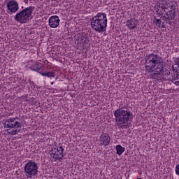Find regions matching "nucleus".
I'll use <instances>...</instances> for the list:
<instances>
[{
    "mask_svg": "<svg viewBox=\"0 0 179 179\" xmlns=\"http://www.w3.org/2000/svg\"><path fill=\"white\" fill-rule=\"evenodd\" d=\"M145 69L150 73L151 78H159L163 71L164 65L162 62V57L158 55L150 54L145 59Z\"/></svg>",
    "mask_w": 179,
    "mask_h": 179,
    "instance_id": "f257e3e1",
    "label": "nucleus"
},
{
    "mask_svg": "<svg viewBox=\"0 0 179 179\" xmlns=\"http://www.w3.org/2000/svg\"><path fill=\"white\" fill-rule=\"evenodd\" d=\"M115 121L119 128L128 129L134 120V114L129 108L126 106L119 108L113 112Z\"/></svg>",
    "mask_w": 179,
    "mask_h": 179,
    "instance_id": "f03ea898",
    "label": "nucleus"
},
{
    "mask_svg": "<svg viewBox=\"0 0 179 179\" xmlns=\"http://www.w3.org/2000/svg\"><path fill=\"white\" fill-rule=\"evenodd\" d=\"M169 0H159L155 6V9L159 16L164 17L167 20H174L177 16L176 6L171 5L169 8Z\"/></svg>",
    "mask_w": 179,
    "mask_h": 179,
    "instance_id": "7ed1b4c3",
    "label": "nucleus"
},
{
    "mask_svg": "<svg viewBox=\"0 0 179 179\" xmlns=\"http://www.w3.org/2000/svg\"><path fill=\"white\" fill-rule=\"evenodd\" d=\"M17 120H19V117H10L5 121L4 127L13 129L11 131L7 129L8 135H17L20 133V129L23 127V124L17 121Z\"/></svg>",
    "mask_w": 179,
    "mask_h": 179,
    "instance_id": "20e7f679",
    "label": "nucleus"
},
{
    "mask_svg": "<svg viewBox=\"0 0 179 179\" xmlns=\"http://www.w3.org/2000/svg\"><path fill=\"white\" fill-rule=\"evenodd\" d=\"M34 6H29L22 10L15 16V20L20 23H27L29 20L33 19V12H34Z\"/></svg>",
    "mask_w": 179,
    "mask_h": 179,
    "instance_id": "39448f33",
    "label": "nucleus"
},
{
    "mask_svg": "<svg viewBox=\"0 0 179 179\" xmlns=\"http://www.w3.org/2000/svg\"><path fill=\"white\" fill-rule=\"evenodd\" d=\"M24 171L27 178H31L38 174V164L33 161H29L24 167Z\"/></svg>",
    "mask_w": 179,
    "mask_h": 179,
    "instance_id": "423d86ee",
    "label": "nucleus"
},
{
    "mask_svg": "<svg viewBox=\"0 0 179 179\" xmlns=\"http://www.w3.org/2000/svg\"><path fill=\"white\" fill-rule=\"evenodd\" d=\"M64 150L65 149H64V148L62 146L57 148H53L50 151V155L53 159H55V160H59V162H61V160H62V157H64Z\"/></svg>",
    "mask_w": 179,
    "mask_h": 179,
    "instance_id": "0eeeda50",
    "label": "nucleus"
},
{
    "mask_svg": "<svg viewBox=\"0 0 179 179\" xmlns=\"http://www.w3.org/2000/svg\"><path fill=\"white\" fill-rule=\"evenodd\" d=\"M91 23H107V14L98 13L96 16L92 18Z\"/></svg>",
    "mask_w": 179,
    "mask_h": 179,
    "instance_id": "6e6552de",
    "label": "nucleus"
},
{
    "mask_svg": "<svg viewBox=\"0 0 179 179\" xmlns=\"http://www.w3.org/2000/svg\"><path fill=\"white\" fill-rule=\"evenodd\" d=\"M152 79H157V80H171V73L169 70H165L164 69L160 72L159 77L152 78Z\"/></svg>",
    "mask_w": 179,
    "mask_h": 179,
    "instance_id": "1a4fd4ad",
    "label": "nucleus"
},
{
    "mask_svg": "<svg viewBox=\"0 0 179 179\" xmlns=\"http://www.w3.org/2000/svg\"><path fill=\"white\" fill-rule=\"evenodd\" d=\"M6 6L10 13H16V12L19 10V3L16 1H8Z\"/></svg>",
    "mask_w": 179,
    "mask_h": 179,
    "instance_id": "9d476101",
    "label": "nucleus"
},
{
    "mask_svg": "<svg viewBox=\"0 0 179 179\" xmlns=\"http://www.w3.org/2000/svg\"><path fill=\"white\" fill-rule=\"evenodd\" d=\"M99 142L101 146H108L111 142V137L106 133H102L99 137Z\"/></svg>",
    "mask_w": 179,
    "mask_h": 179,
    "instance_id": "9b49d317",
    "label": "nucleus"
},
{
    "mask_svg": "<svg viewBox=\"0 0 179 179\" xmlns=\"http://www.w3.org/2000/svg\"><path fill=\"white\" fill-rule=\"evenodd\" d=\"M171 78V82H173L176 86H179V69L172 67Z\"/></svg>",
    "mask_w": 179,
    "mask_h": 179,
    "instance_id": "f8f14e48",
    "label": "nucleus"
},
{
    "mask_svg": "<svg viewBox=\"0 0 179 179\" xmlns=\"http://www.w3.org/2000/svg\"><path fill=\"white\" fill-rule=\"evenodd\" d=\"M91 25L94 30L99 33L106 31V29H107V23H91Z\"/></svg>",
    "mask_w": 179,
    "mask_h": 179,
    "instance_id": "ddd939ff",
    "label": "nucleus"
},
{
    "mask_svg": "<svg viewBox=\"0 0 179 179\" xmlns=\"http://www.w3.org/2000/svg\"><path fill=\"white\" fill-rule=\"evenodd\" d=\"M43 69V64L38 63V62H35L34 64H32L30 66V69L31 71H34L35 72H40L41 69Z\"/></svg>",
    "mask_w": 179,
    "mask_h": 179,
    "instance_id": "4468645a",
    "label": "nucleus"
},
{
    "mask_svg": "<svg viewBox=\"0 0 179 179\" xmlns=\"http://www.w3.org/2000/svg\"><path fill=\"white\" fill-rule=\"evenodd\" d=\"M39 73L45 78H55V73L53 71L39 72Z\"/></svg>",
    "mask_w": 179,
    "mask_h": 179,
    "instance_id": "2eb2a0df",
    "label": "nucleus"
},
{
    "mask_svg": "<svg viewBox=\"0 0 179 179\" xmlns=\"http://www.w3.org/2000/svg\"><path fill=\"white\" fill-rule=\"evenodd\" d=\"M116 149V153L119 156H121L124 152H125V148L121 146V145H116L115 147Z\"/></svg>",
    "mask_w": 179,
    "mask_h": 179,
    "instance_id": "dca6fc26",
    "label": "nucleus"
},
{
    "mask_svg": "<svg viewBox=\"0 0 179 179\" xmlns=\"http://www.w3.org/2000/svg\"><path fill=\"white\" fill-rule=\"evenodd\" d=\"M48 23H59V17L57 15H52L49 18Z\"/></svg>",
    "mask_w": 179,
    "mask_h": 179,
    "instance_id": "f3484780",
    "label": "nucleus"
},
{
    "mask_svg": "<svg viewBox=\"0 0 179 179\" xmlns=\"http://www.w3.org/2000/svg\"><path fill=\"white\" fill-rule=\"evenodd\" d=\"M126 26H127V27L130 29V30H134V29H136V24L135 23H129L127 24Z\"/></svg>",
    "mask_w": 179,
    "mask_h": 179,
    "instance_id": "a211bd4d",
    "label": "nucleus"
},
{
    "mask_svg": "<svg viewBox=\"0 0 179 179\" xmlns=\"http://www.w3.org/2000/svg\"><path fill=\"white\" fill-rule=\"evenodd\" d=\"M49 26L52 29H55L59 26V23H49Z\"/></svg>",
    "mask_w": 179,
    "mask_h": 179,
    "instance_id": "6ab92c4d",
    "label": "nucleus"
},
{
    "mask_svg": "<svg viewBox=\"0 0 179 179\" xmlns=\"http://www.w3.org/2000/svg\"><path fill=\"white\" fill-rule=\"evenodd\" d=\"M157 27H166V24L162 23H155L154 24Z\"/></svg>",
    "mask_w": 179,
    "mask_h": 179,
    "instance_id": "aec40b11",
    "label": "nucleus"
},
{
    "mask_svg": "<svg viewBox=\"0 0 179 179\" xmlns=\"http://www.w3.org/2000/svg\"><path fill=\"white\" fill-rule=\"evenodd\" d=\"M175 171L176 174H177V176H179V164L176 165Z\"/></svg>",
    "mask_w": 179,
    "mask_h": 179,
    "instance_id": "412c9836",
    "label": "nucleus"
},
{
    "mask_svg": "<svg viewBox=\"0 0 179 179\" xmlns=\"http://www.w3.org/2000/svg\"><path fill=\"white\" fill-rule=\"evenodd\" d=\"M154 23H162V20L160 19H154Z\"/></svg>",
    "mask_w": 179,
    "mask_h": 179,
    "instance_id": "4be33fe9",
    "label": "nucleus"
},
{
    "mask_svg": "<svg viewBox=\"0 0 179 179\" xmlns=\"http://www.w3.org/2000/svg\"><path fill=\"white\" fill-rule=\"evenodd\" d=\"M24 101H29V96L27 95L24 96Z\"/></svg>",
    "mask_w": 179,
    "mask_h": 179,
    "instance_id": "5701e85b",
    "label": "nucleus"
},
{
    "mask_svg": "<svg viewBox=\"0 0 179 179\" xmlns=\"http://www.w3.org/2000/svg\"><path fill=\"white\" fill-rule=\"evenodd\" d=\"M24 3H29V0H24Z\"/></svg>",
    "mask_w": 179,
    "mask_h": 179,
    "instance_id": "b1692460",
    "label": "nucleus"
},
{
    "mask_svg": "<svg viewBox=\"0 0 179 179\" xmlns=\"http://www.w3.org/2000/svg\"><path fill=\"white\" fill-rule=\"evenodd\" d=\"M31 85H32V86H34V87H36V85H34V83H31Z\"/></svg>",
    "mask_w": 179,
    "mask_h": 179,
    "instance_id": "393cba45",
    "label": "nucleus"
},
{
    "mask_svg": "<svg viewBox=\"0 0 179 179\" xmlns=\"http://www.w3.org/2000/svg\"><path fill=\"white\" fill-rule=\"evenodd\" d=\"M32 1H34V0H29V2H32Z\"/></svg>",
    "mask_w": 179,
    "mask_h": 179,
    "instance_id": "a878e982",
    "label": "nucleus"
},
{
    "mask_svg": "<svg viewBox=\"0 0 179 179\" xmlns=\"http://www.w3.org/2000/svg\"><path fill=\"white\" fill-rule=\"evenodd\" d=\"M51 85H54V82H52V83H51Z\"/></svg>",
    "mask_w": 179,
    "mask_h": 179,
    "instance_id": "bb28decb",
    "label": "nucleus"
},
{
    "mask_svg": "<svg viewBox=\"0 0 179 179\" xmlns=\"http://www.w3.org/2000/svg\"><path fill=\"white\" fill-rule=\"evenodd\" d=\"M22 9H23V6H22Z\"/></svg>",
    "mask_w": 179,
    "mask_h": 179,
    "instance_id": "cd10ccee",
    "label": "nucleus"
},
{
    "mask_svg": "<svg viewBox=\"0 0 179 179\" xmlns=\"http://www.w3.org/2000/svg\"><path fill=\"white\" fill-rule=\"evenodd\" d=\"M135 22H138L137 20H136Z\"/></svg>",
    "mask_w": 179,
    "mask_h": 179,
    "instance_id": "c85d7f7f",
    "label": "nucleus"
}]
</instances>
